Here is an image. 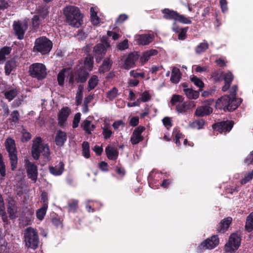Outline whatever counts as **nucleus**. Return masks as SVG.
<instances>
[{
  "mask_svg": "<svg viewBox=\"0 0 253 253\" xmlns=\"http://www.w3.org/2000/svg\"><path fill=\"white\" fill-rule=\"evenodd\" d=\"M93 67V57L88 56L84 61V65H81L76 72L71 75L69 83L73 84L75 82L84 83L86 81L88 76L87 70H91Z\"/></svg>",
  "mask_w": 253,
  "mask_h": 253,
  "instance_id": "obj_1",
  "label": "nucleus"
},
{
  "mask_svg": "<svg viewBox=\"0 0 253 253\" xmlns=\"http://www.w3.org/2000/svg\"><path fill=\"white\" fill-rule=\"evenodd\" d=\"M237 86L233 85L230 90V95H225L218 99L216 103L221 105L224 110L233 111L241 103V98H236Z\"/></svg>",
  "mask_w": 253,
  "mask_h": 253,
  "instance_id": "obj_2",
  "label": "nucleus"
},
{
  "mask_svg": "<svg viewBox=\"0 0 253 253\" xmlns=\"http://www.w3.org/2000/svg\"><path fill=\"white\" fill-rule=\"evenodd\" d=\"M63 11L66 22L70 25L77 28L81 26L83 22V16L78 7L73 5L67 6L64 8Z\"/></svg>",
  "mask_w": 253,
  "mask_h": 253,
  "instance_id": "obj_3",
  "label": "nucleus"
},
{
  "mask_svg": "<svg viewBox=\"0 0 253 253\" xmlns=\"http://www.w3.org/2000/svg\"><path fill=\"white\" fill-rule=\"evenodd\" d=\"M31 153L35 160H38L41 154L48 160L50 155L48 145L43 142L40 136L37 137L33 140Z\"/></svg>",
  "mask_w": 253,
  "mask_h": 253,
  "instance_id": "obj_4",
  "label": "nucleus"
},
{
  "mask_svg": "<svg viewBox=\"0 0 253 253\" xmlns=\"http://www.w3.org/2000/svg\"><path fill=\"white\" fill-rule=\"evenodd\" d=\"M26 246L28 248L36 249L39 245V240L37 232L31 227L27 228L24 234Z\"/></svg>",
  "mask_w": 253,
  "mask_h": 253,
  "instance_id": "obj_5",
  "label": "nucleus"
},
{
  "mask_svg": "<svg viewBox=\"0 0 253 253\" xmlns=\"http://www.w3.org/2000/svg\"><path fill=\"white\" fill-rule=\"evenodd\" d=\"M52 46V42L45 37L37 39L35 43L34 49L45 54L50 51Z\"/></svg>",
  "mask_w": 253,
  "mask_h": 253,
  "instance_id": "obj_6",
  "label": "nucleus"
},
{
  "mask_svg": "<svg viewBox=\"0 0 253 253\" xmlns=\"http://www.w3.org/2000/svg\"><path fill=\"white\" fill-rule=\"evenodd\" d=\"M164 17L167 19H173L183 24H191V21L184 15L178 13L176 11L165 8L162 11Z\"/></svg>",
  "mask_w": 253,
  "mask_h": 253,
  "instance_id": "obj_7",
  "label": "nucleus"
},
{
  "mask_svg": "<svg viewBox=\"0 0 253 253\" xmlns=\"http://www.w3.org/2000/svg\"><path fill=\"white\" fill-rule=\"evenodd\" d=\"M30 75L39 80L44 78L46 76V69L44 65L41 63H34L30 67Z\"/></svg>",
  "mask_w": 253,
  "mask_h": 253,
  "instance_id": "obj_8",
  "label": "nucleus"
},
{
  "mask_svg": "<svg viewBox=\"0 0 253 253\" xmlns=\"http://www.w3.org/2000/svg\"><path fill=\"white\" fill-rule=\"evenodd\" d=\"M240 243V235L237 233H233L230 235L228 243L225 246V250L227 252H232L239 248Z\"/></svg>",
  "mask_w": 253,
  "mask_h": 253,
  "instance_id": "obj_9",
  "label": "nucleus"
},
{
  "mask_svg": "<svg viewBox=\"0 0 253 253\" xmlns=\"http://www.w3.org/2000/svg\"><path fill=\"white\" fill-rule=\"evenodd\" d=\"M13 28L19 39H22L25 31L28 28V22L26 20L23 22H16L13 23Z\"/></svg>",
  "mask_w": 253,
  "mask_h": 253,
  "instance_id": "obj_10",
  "label": "nucleus"
},
{
  "mask_svg": "<svg viewBox=\"0 0 253 253\" xmlns=\"http://www.w3.org/2000/svg\"><path fill=\"white\" fill-rule=\"evenodd\" d=\"M110 46L109 43L106 42L104 44L99 43L94 47V51L96 57V60L99 62L104 56L107 48Z\"/></svg>",
  "mask_w": 253,
  "mask_h": 253,
  "instance_id": "obj_11",
  "label": "nucleus"
},
{
  "mask_svg": "<svg viewBox=\"0 0 253 253\" xmlns=\"http://www.w3.org/2000/svg\"><path fill=\"white\" fill-rule=\"evenodd\" d=\"M218 244L219 239L217 236L214 235L202 242L200 248L203 250H211L215 248Z\"/></svg>",
  "mask_w": 253,
  "mask_h": 253,
  "instance_id": "obj_12",
  "label": "nucleus"
},
{
  "mask_svg": "<svg viewBox=\"0 0 253 253\" xmlns=\"http://www.w3.org/2000/svg\"><path fill=\"white\" fill-rule=\"evenodd\" d=\"M233 123L231 121L221 122L215 124L213 128L215 131H218L221 133L229 131L232 128Z\"/></svg>",
  "mask_w": 253,
  "mask_h": 253,
  "instance_id": "obj_13",
  "label": "nucleus"
},
{
  "mask_svg": "<svg viewBox=\"0 0 253 253\" xmlns=\"http://www.w3.org/2000/svg\"><path fill=\"white\" fill-rule=\"evenodd\" d=\"M145 129L144 127L139 126L134 130L130 138V141L132 144H136L143 140L141 133Z\"/></svg>",
  "mask_w": 253,
  "mask_h": 253,
  "instance_id": "obj_14",
  "label": "nucleus"
},
{
  "mask_svg": "<svg viewBox=\"0 0 253 253\" xmlns=\"http://www.w3.org/2000/svg\"><path fill=\"white\" fill-rule=\"evenodd\" d=\"M26 169L29 178H31L34 182L37 179L38 169L37 167L33 163L27 162Z\"/></svg>",
  "mask_w": 253,
  "mask_h": 253,
  "instance_id": "obj_15",
  "label": "nucleus"
},
{
  "mask_svg": "<svg viewBox=\"0 0 253 253\" xmlns=\"http://www.w3.org/2000/svg\"><path fill=\"white\" fill-rule=\"evenodd\" d=\"M71 113V110L68 107H64L59 111L58 119L59 125L60 126H62L64 124Z\"/></svg>",
  "mask_w": 253,
  "mask_h": 253,
  "instance_id": "obj_16",
  "label": "nucleus"
},
{
  "mask_svg": "<svg viewBox=\"0 0 253 253\" xmlns=\"http://www.w3.org/2000/svg\"><path fill=\"white\" fill-rule=\"evenodd\" d=\"M102 129V134L104 139L107 140L109 139L113 134V131L111 129L109 120L104 119L103 120V124L101 126Z\"/></svg>",
  "mask_w": 253,
  "mask_h": 253,
  "instance_id": "obj_17",
  "label": "nucleus"
},
{
  "mask_svg": "<svg viewBox=\"0 0 253 253\" xmlns=\"http://www.w3.org/2000/svg\"><path fill=\"white\" fill-rule=\"evenodd\" d=\"M139 55L137 52L130 53L126 58L124 65V68L129 69L133 67L135 62L138 59Z\"/></svg>",
  "mask_w": 253,
  "mask_h": 253,
  "instance_id": "obj_18",
  "label": "nucleus"
},
{
  "mask_svg": "<svg viewBox=\"0 0 253 253\" xmlns=\"http://www.w3.org/2000/svg\"><path fill=\"white\" fill-rule=\"evenodd\" d=\"M47 14V11L45 10L39 15H35L32 18V24L33 27L35 30L39 28L40 25L42 23V20L46 18Z\"/></svg>",
  "mask_w": 253,
  "mask_h": 253,
  "instance_id": "obj_19",
  "label": "nucleus"
},
{
  "mask_svg": "<svg viewBox=\"0 0 253 253\" xmlns=\"http://www.w3.org/2000/svg\"><path fill=\"white\" fill-rule=\"evenodd\" d=\"M181 85L183 87V90L185 94L188 99H196L199 97V91L194 90L191 88H188L187 84L185 83L182 84Z\"/></svg>",
  "mask_w": 253,
  "mask_h": 253,
  "instance_id": "obj_20",
  "label": "nucleus"
},
{
  "mask_svg": "<svg viewBox=\"0 0 253 253\" xmlns=\"http://www.w3.org/2000/svg\"><path fill=\"white\" fill-rule=\"evenodd\" d=\"M7 212L10 218L13 219L17 217V209L15 201L10 199L8 202Z\"/></svg>",
  "mask_w": 253,
  "mask_h": 253,
  "instance_id": "obj_21",
  "label": "nucleus"
},
{
  "mask_svg": "<svg viewBox=\"0 0 253 253\" xmlns=\"http://www.w3.org/2000/svg\"><path fill=\"white\" fill-rule=\"evenodd\" d=\"M212 112V109L209 105L202 106L197 108L195 114L198 117L209 115Z\"/></svg>",
  "mask_w": 253,
  "mask_h": 253,
  "instance_id": "obj_22",
  "label": "nucleus"
},
{
  "mask_svg": "<svg viewBox=\"0 0 253 253\" xmlns=\"http://www.w3.org/2000/svg\"><path fill=\"white\" fill-rule=\"evenodd\" d=\"M154 36L151 34H144L137 36L136 40L138 43L140 45H145L148 44L153 40Z\"/></svg>",
  "mask_w": 253,
  "mask_h": 253,
  "instance_id": "obj_23",
  "label": "nucleus"
},
{
  "mask_svg": "<svg viewBox=\"0 0 253 253\" xmlns=\"http://www.w3.org/2000/svg\"><path fill=\"white\" fill-rule=\"evenodd\" d=\"M158 54V51L156 49H150L144 52L140 57V62L143 65L146 63L151 56L156 55Z\"/></svg>",
  "mask_w": 253,
  "mask_h": 253,
  "instance_id": "obj_24",
  "label": "nucleus"
},
{
  "mask_svg": "<svg viewBox=\"0 0 253 253\" xmlns=\"http://www.w3.org/2000/svg\"><path fill=\"white\" fill-rule=\"evenodd\" d=\"M67 139L66 133L62 131L59 130L57 131L55 136L56 144L58 146H62Z\"/></svg>",
  "mask_w": 253,
  "mask_h": 253,
  "instance_id": "obj_25",
  "label": "nucleus"
},
{
  "mask_svg": "<svg viewBox=\"0 0 253 253\" xmlns=\"http://www.w3.org/2000/svg\"><path fill=\"white\" fill-rule=\"evenodd\" d=\"M108 158L110 160H115L118 157V152L117 150L111 146H108L105 149Z\"/></svg>",
  "mask_w": 253,
  "mask_h": 253,
  "instance_id": "obj_26",
  "label": "nucleus"
},
{
  "mask_svg": "<svg viewBox=\"0 0 253 253\" xmlns=\"http://www.w3.org/2000/svg\"><path fill=\"white\" fill-rule=\"evenodd\" d=\"M97 10L96 7H91L90 9L91 21L94 25H97L100 22V19L97 15Z\"/></svg>",
  "mask_w": 253,
  "mask_h": 253,
  "instance_id": "obj_27",
  "label": "nucleus"
},
{
  "mask_svg": "<svg viewBox=\"0 0 253 253\" xmlns=\"http://www.w3.org/2000/svg\"><path fill=\"white\" fill-rule=\"evenodd\" d=\"M181 78V74L179 69L173 67L172 70L170 81L174 84L178 83Z\"/></svg>",
  "mask_w": 253,
  "mask_h": 253,
  "instance_id": "obj_28",
  "label": "nucleus"
},
{
  "mask_svg": "<svg viewBox=\"0 0 253 253\" xmlns=\"http://www.w3.org/2000/svg\"><path fill=\"white\" fill-rule=\"evenodd\" d=\"M50 172L53 175H59L61 174L64 170V164L62 162H60L58 165L54 167L50 168Z\"/></svg>",
  "mask_w": 253,
  "mask_h": 253,
  "instance_id": "obj_29",
  "label": "nucleus"
},
{
  "mask_svg": "<svg viewBox=\"0 0 253 253\" xmlns=\"http://www.w3.org/2000/svg\"><path fill=\"white\" fill-rule=\"evenodd\" d=\"M83 129L87 133L90 134L91 131L95 128V126L91 124L90 121L84 120L81 125Z\"/></svg>",
  "mask_w": 253,
  "mask_h": 253,
  "instance_id": "obj_30",
  "label": "nucleus"
},
{
  "mask_svg": "<svg viewBox=\"0 0 253 253\" xmlns=\"http://www.w3.org/2000/svg\"><path fill=\"white\" fill-rule=\"evenodd\" d=\"M5 146L8 153L16 151L14 140L11 138H7L5 141Z\"/></svg>",
  "mask_w": 253,
  "mask_h": 253,
  "instance_id": "obj_31",
  "label": "nucleus"
},
{
  "mask_svg": "<svg viewBox=\"0 0 253 253\" xmlns=\"http://www.w3.org/2000/svg\"><path fill=\"white\" fill-rule=\"evenodd\" d=\"M47 208V204L45 203L42 207L37 211V217L40 220H42L46 214Z\"/></svg>",
  "mask_w": 253,
  "mask_h": 253,
  "instance_id": "obj_32",
  "label": "nucleus"
},
{
  "mask_svg": "<svg viewBox=\"0 0 253 253\" xmlns=\"http://www.w3.org/2000/svg\"><path fill=\"white\" fill-rule=\"evenodd\" d=\"M246 229L249 232L253 229V212H251L247 217L245 226Z\"/></svg>",
  "mask_w": 253,
  "mask_h": 253,
  "instance_id": "obj_33",
  "label": "nucleus"
},
{
  "mask_svg": "<svg viewBox=\"0 0 253 253\" xmlns=\"http://www.w3.org/2000/svg\"><path fill=\"white\" fill-rule=\"evenodd\" d=\"M18 94V91L16 89H12L4 92L5 98L9 101H11Z\"/></svg>",
  "mask_w": 253,
  "mask_h": 253,
  "instance_id": "obj_34",
  "label": "nucleus"
},
{
  "mask_svg": "<svg viewBox=\"0 0 253 253\" xmlns=\"http://www.w3.org/2000/svg\"><path fill=\"white\" fill-rule=\"evenodd\" d=\"M112 65V62L109 58H107L103 62L102 66L99 68L100 72H105L110 70Z\"/></svg>",
  "mask_w": 253,
  "mask_h": 253,
  "instance_id": "obj_35",
  "label": "nucleus"
},
{
  "mask_svg": "<svg viewBox=\"0 0 253 253\" xmlns=\"http://www.w3.org/2000/svg\"><path fill=\"white\" fill-rule=\"evenodd\" d=\"M232 221V218L231 217H227L224 218L220 222V231L224 232L229 226Z\"/></svg>",
  "mask_w": 253,
  "mask_h": 253,
  "instance_id": "obj_36",
  "label": "nucleus"
},
{
  "mask_svg": "<svg viewBox=\"0 0 253 253\" xmlns=\"http://www.w3.org/2000/svg\"><path fill=\"white\" fill-rule=\"evenodd\" d=\"M16 67V63L14 61L10 60L6 62L5 66V73L8 75Z\"/></svg>",
  "mask_w": 253,
  "mask_h": 253,
  "instance_id": "obj_37",
  "label": "nucleus"
},
{
  "mask_svg": "<svg viewBox=\"0 0 253 253\" xmlns=\"http://www.w3.org/2000/svg\"><path fill=\"white\" fill-rule=\"evenodd\" d=\"M229 76L230 77V81H232L233 79V76L231 74V72H228L224 75V81H225V84L222 87V90L223 91H226L229 87L230 85V84L229 82H228V77Z\"/></svg>",
  "mask_w": 253,
  "mask_h": 253,
  "instance_id": "obj_38",
  "label": "nucleus"
},
{
  "mask_svg": "<svg viewBox=\"0 0 253 253\" xmlns=\"http://www.w3.org/2000/svg\"><path fill=\"white\" fill-rule=\"evenodd\" d=\"M16 152V151H15L14 152L8 153L10 157L11 169L12 170H14L16 168V165L17 163V157Z\"/></svg>",
  "mask_w": 253,
  "mask_h": 253,
  "instance_id": "obj_39",
  "label": "nucleus"
},
{
  "mask_svg": "<svg viewBox=\"0 0 253 253\" xmlns=\"http://www.w3.org/2000/svg\"><path fill=\"white\" fill-rule=\"evenodd\" d=\"M10 48L8 47H4L0 50V63L3 62L5 56L10 53Z\"/></svg>",
  "mask_w": 253,
  "mask_h": 253,
  "instance_id": "obj_40",
  "label": "nucleus"
},
{
  "mask_svg": "<svg viewBox=\"0 0 253 253\" xmlns=\"http://www.w3.org/2000/svg\"><path fill=\"white\" fill-rule=\"evenodd\" d=\"M205 125V121L203 119L197 120L190 124L191 127L197 129L203 128Z\"/></svg>",
  "mask_w": 253,
  "mask_h": 253,
  "instance_id": "obj_41",
  "label": "nucleus"
},
{
  "mask_svg": "<svg viewBox=\"0 0 253 253\" xmlns=\"http://www.w3.org/2000/svg\"><path fill=\"white\" fill-rule=\"evenodd\" d=\"M82 153L83 156L86 158H89V145L87 142L84 141L82 144Z\"/></svg>",
  "mask_w": 253,
  "mask_h": 253,
  "instance_id": "obj_42",
  "label": "nucleus"
},
{
  "mask_svg": "<svg viewBox=\"0 0 253 253\" xmlns=\"http://www.w3.org/2000/svg\"><path fill=\"white\" fill-rule=\"evenodd\" d=\"M209 47L208 43L206 42H203L200 43L195 49V51L198 54H200L204 52Z\"/></svg>",
  "mask_w": 253,
  "mask_h": 253,
  "instance_id": "obj_43",
  "label": "nucleus"
},
{
  "mask_svg": "<svg viewBox=\"0 0 253 253\" xmlns=\"http://www.w3.org/2000/svg\"><path fill=\"white\" fill-rule=\"evenodd\" d=\"M172 30L176 33L180 32L178 35V39L179 40H184L186 37V34L187 32V29H182L179 30L177 27H173L172 28Z\"/></svg>",
  "mask_w": 253,
  "mask_h": 253,
  "instance_id": "obj_44",
  "label": "nucleus"
},
{
  "mask_svg": "<svg viewBox=\"0 0 253 253\" xmlns=\"http://www.w3.org/2000/svg\"><path fill=\"white\" fill-rule=\"evenodd\" d=\"M98 78L96 76L93 75L89 80L88 84L90 90L95 88L98 84Z\"/></svg>",
  "mask_w": 253,
  "mask_h": 253,
  "instance_id": "obj_45",
  "label": "nucleus"
},
{
  "mask_svg": "<svg viewBox=\"0 0 253 253\" xmlns=\"http://www.w3.org/2000/svg\"><path fill=\"white\" fill-rule=\"evenodd\" d=\"M78 201L76 200H71L68 203L69 211L70 212H75L78 208Z\"/></svg>",
  "mask_w": 253,
  "mask_h": 253,
  "instance_id": "obj_46",
  "label": "nucleus"
},
{
  "mask_svg": "<svg viewBox=\"0 0 253 253\" xmlns=\"http://www.w3.org/2000/svg\"><path fill=\"white\" fill-rule=\"evenodd\" d=\"M190 80L195 85L200 88V90L204 87V84L203 81L197 77L193 76V77H191L190 78Z\"/></svg>",
  "mask_w": 253,
  "mask_h": 253,
  "instance_id": "obj_47",
  "label": "nucleus"
},
{
  "mask_svg": "<svg viewBox=\"0 0 253 253\" xmlns=\"http://www.w3.org/2000/svg\"><path fill=\"white\" fill-rule=\"evenodd\" d=\"M183 101V97L179 95L174 94L173 95L170 103L172 105H176Z\"/></svg>",
  "mask_w": 253,
  "mask_h": 253,
  "instance_id": "obj_48",
  "label": "nucleus"
},
{
  "mask_svg": "<svg viewBox=\"0 0 253 253\" xmlns=\"http://www.w3.org/2000/svg\"><path fill=\"white\" fill-rule=\"evenodd\" d=\"M0 215L4 222L7 220L6 214L5 211V206L4 202L0 203Z\"/></svg>",
  "mask_w": 253,
  "mask_h": 253,
  "instance_id": "obj_49",
  "label": "nucleus"
},
{
  "mask_svg": "<svg viewBox=\"0 0 253 253\" xmlns=\"http://www.w3.org/2000/svg\"><path fill=\"white\" fill-rule=\"evenodd\" d=\"M151 96L148 91H145L141 94V97L137 99V102H147L150 99Z\"/></svg>",
  "mask_w": 253,
  "mask_h": 253,
  "instance_id": "obj_50",
  "label": "nucleus"
},
{
  "mask_svg": "<svg viewBox=\"0 0 253 253\" xmlns=\"http://www.w3.org/2000/svg\"><path fill=\"white\" fill-rule=\"evenodd\" d=\"M118 94V90L116 87H114L108 92L107 97L109 99L113 100L117 96Z\"/></svg>",
  "mask_w": 253,
  "mask_h": 253,
  "instance_id": "obj_51",
  "label": "nucleus"
},
{
  "mask_svg": "<svg viewBox=\"0 0 253 253\" xmlns=\"http://www.w3.org/2000/svg\"><path fill=\"white\" fill-rule=\"evenodd\" d=\"M176 110L180 113L185 112L187 110L185 102L182 101V102L177 104L176 105Z\"/></svg>",
  "mask_w": 253,
  "mask_h": 253,
  "instance_id": "obj_52",
  "label": "nucleus"
},
{
  "mask_svg": "<svg viewBox=\"0 0 253 253\" xmlns=\"http://www.w3.org/2000/svg\"><path fill=\"white\" fill-rule=\"evenodd\" d=\"M0 174L4 177L5 175V166L3 162V158L1 154H0Z\"/></svg>",
  "mask_w": 253,
  "mask_h": 253,
  "instance_id": "obj_53",
  "label": "nucleus"
},
{
  "mask_svg": "<svg viewBox=\"0 0 253 253\" xmlns=\"http://www.w3.org/2000/svg\"><path fill=\"white\" fill-rule=\"evenodd\" d=\"M81 114L80 113H77L74 118L73 122V127L76 128L78 126L80 122Z\"/></svg>",
  "mask_w": 253,
  "mask_h": 253,
  "instance_id": "obj_54",
  "label": "nucleus"
},
{
  "mask_svg": "<svg viewBox=\"0 0 253 253\" xmlns=\"http://www.w3.org/2000/svg\"><path fill=\"white\" fill-rule=\"evenodd\" d=\"M253 178V171L248 174L246 175L241 180V182L242 184H246L248 181L252 180Z\"/></svg>",
  "mask_w": 253,
  "mask_h": 253,
  "instance_id": "obj_55",
  "label": "nucleus"
},
{
  "mask_svg": "<svg viewBox=\"0 0 253 253\" xmlns=\"http://www.w3.org/2000/svg\"><path fill=\"white\" fill-rule=\"evenodd\" d=\"M22 140L23 141H27L31 138V134L26 131L25 129H23L22 132Z\"/></svg>",
  "mask_w": 253,
  "mask_h": 253,
  "instance_id": "obj_56",
  "label": "nucleus"
},
{
  "mask_svg": "<svg viewBox=\"0 0 253 253\" xmlns=\"http://www.w3.org/2000/svg\"><path fill=\"white\" fill-rule=\"evenodd\" d=\"M65 78L64 72L63 71L59 73L57 77L58 84L60 85H62L64 84Z\"/></svg>",
  "mask_w": 253,
  "mask_h": 253,
  "instance_id": "obj_57",
  "label": "nucleus"
},
{
  "mask_svg": "<svg viewBox=\"0 0 253 253\" xmlns=\"http://www.w3.org/2000/svg\"><path fill=\"white\" fill-rule=\"evenodd\" d=\"M125 123L122 120H118L115 121L112 125V126L115 129H118L120 127H124Z\"/></svg>",
  "mask_w": 253,
  "mask_h": 253,
  "instance_id": "obj_58",
  "label": "nucleus"
},
{
  "mask_svg": "<svg viewBox=\"0 0 253 253\" xmlns=\"http://www.w3.org/2000/svg\"><path fill=\"white\" fill-rule=\"evenodd\" d=\"M245 163L247 165H253V151L246 158Z\"/></svg>",
  "mask_w": 253,
  "mask_h": 253,
  "instance_id": "obj_59",
  "label": "nucleus"
},
{
  "mask_svg": "<svg viewBox=\"0 0 253 253\" xmlns=\"http://www.w3.org/2000/svg\"><path fill=\"white\" fill-rule=\"evenodd\" d=\"M220 5L223 12H225L227 10V2L226 0H219Z\"/></svg>",
  "mask_w": 253,
  "mask_h": 253,
  "instance_id": "obj_60",
  "label": "nucleus"
},
{
  "mask_svg": "<svg viewBox=\"0 0 253 253\" xmlns=\"http://www.w3.org/2000/svg\"><path fill=\"white\" fill-rule=\"evenodd\" d=\"M222 76V72L221 71L215 72L212 76V78L215 81H218Z\"/></svg>",
  "mask_w": 253,
  "mask_h": 253,
  "instance_id": "obj_61",
  "label": "nucleus"
},
{
  "mask_svg": "<svg viewBox=\"0 0 253 253\" xmlns=\"http://www.w3.org/2000/svg\"><path fill=\"white\" fill-rule=\"evenodd\" d=\"M118 49L120 50H124L128 48V41L126 40L120 43L118 45Z\"/></svg>",
  "mask_w": 253,
  "mask_h": 253,
  "instance_id": "obj_62",
  "label": "nucleus"
},
{
  "mask_svg": "<svg viewBox=\"0 0 253 253\" xmlns=\"http://www.w3.org/2000/svg\"><path fill=\"white\" fill-rule=\"evenodd\" d=\"M130 75L131 76H132L135 78H137L138 77H141V78H143L144 77V74L143 73H142V72L138 73L134 70L131 71L130 72Z\"/></svg>",
  "mask_w": 253,
  "mask_h": 253,
  "instance_id": "obj_63",
  "label": "nucleus"
},
{
  "mask_svg": "<svg viewBox=\"0 0 253 253\" xmlns=\"http://www.w3.org/2000/svg\"><path fill=\"white\" fill-rule=\"evenodd\" d=\"M83 97V93L77 92L76 96V101L77 105L81 104Z\"/></svg>",
  "mask_w": 253,
  "mask_h": 253,
  "instance_id": "obj_64",
  "label": "nucleus"
}]
</instances>
